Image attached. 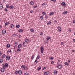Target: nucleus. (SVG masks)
<instances>
[{"label":"nucleus","mask_w":75,"mask_h":75,"mask_svg":"<svg viewBox=\"0 0 75 75\" xmlns=\"http://www.w3.org/2000/svg\"><path fill=\"white\" fill-rule=\"evenodd\" d=\"M3 67L4 68H6V67H8V64L6 63H5L3 65Z\"/></svg>","instance_id":"1"},{"label":"nucleus","mask_w":75,"mask_h":75,"mask_svg":"<svg viewBox=\"0 0 75 75\" xmlns=\"http://www.w3.org/2000/svg\"><path fill=\"white\" fill-rule=\"evenodd\" d=\"M40 50H41V54H43V51H44V47H43L41 46L40 47Z\"/></svg>","instance_id":"2"},{"label":"nucleus","mask_w":75,"mask_h":75,"mask_svg":"<svg viewBox=\"0 0 75 75\" xmlns=\"http://www.w3.org/2000/svg\"><path fill=\"white\" fill-rule=\"evenodd\" d=\"M50 74L49 71H45L44 72V74L45 75H47Z\"/></svg>","instance_id":"3"},{"label":"nucleus","mask_w":75,"mask_h":75,"mask_svg":"<svg viewBox=\"0 0 75 75\" xmlns=\"http://www.w3.org/2000/svg\"><path fill=\"white\" fill-rule=\"evenodd\" d=\"M25 42H30V40L28 39H25Z\"/></svg>","instance_id":"4"},{"label":"nucleus","mask_w":75,"mask_h":75,"mask_svg":"<svg viewBox=\"0 0 75 75\" xmlns=\"http://www.w3.org/2000/svg\"><path fill=\"white\" fill-rule=\"evenodd\" d=\"M26 67V66H25V65L24 66V65H22L21 66V68L23 69L24 70H25V69Z\"/></svg>","instance_id":"5"},{"label":"nucleus","mask_w":75,"mask_h":75,"mask_svg":"<svg viewBox=\"0 0 75 75\" xmlns=\"http://www.w3.org/2000/svg\"><path fill=\"white\" fill-rule=\"evenodd\" d=\"M66 4L64 2H63L61 3L62 6H64V7H65Z\"/></svg>","instance_id":"6"},{"label":"nucleus","mask_w":75,"mask_h":75,"mask_svg":"<svg viewBox=\"0 0 75 75\" xmlns=\"http://www.w3.org/2000/svg\"><path fill=\"white\" fill-rule=\"evenodd\" d=\"M6 58H7L6 59V60H10V57L9 56H6Z\"/></svg>","instance_id":"7"},{"label":"nucleus","mask_w":75,"mask_h":75,"mask_svg":"<svg viewBox=\"0 0 75 75\" xmlns=\"http://www.w3.org/2000/svg\"><path fill=\"white\" fill-rule=\"evenodd\" d=\"M57 68L58 69H61L62 68V65H59L57 66Z\"/></svg>","instance_id":"8"},{"label":"nucleus","mask_w":75,"mask_h":75,"mask_svg":"<svg viewBox=\"0 0 75 75\" xmlns=\"http://www.w3.org/2000/svg\"><path fill=\"white\" fill-rule=\"evenodd\" d=\"M57 29H58V31H59L60 32V31H61L62 29H61V27H60L58 26L57 27Z\"/></svg>","instance_id":"9"},{"label":"nucleus","mask_w":75,"mask_h":75,"mask_svg":"<svg viewBox=\"0 0 75 75\" xmlns=\"http://www.w3.org/2000/svg\"><path fill=\"white\" fill-rule=\"evenodd\" d=\"M6 33V31L5 30H3L2 32V33L3 34H5Z\"/></svg>","instance_id":"10"},{"label":"nucleus","mask_w":75,"mask_h":75,"mask_svg":"<svg viewBox=\"0 0 75 75\" xmlns=\"http://www.w3.org/2000/svg\"><path fill=\"white\" fill-rule=\"evenodd\" d=\"M40 55H38V56H37V57L36 58V59H40Z\"/></svg>","instance_id":"11"},{"label":"nucleus","mask_w":75,"mask_h":75,"mask_svg":"<svg viewBox=\"0 0 75 75\" xmlns=\"http://www.w3.org/2000/svg\"><path fill=\"white\" fill-rule=\"evenodd\" d=\"M54 58V57H50L49 58V59H51V61H52L53 60V59Z\"/></svg>","instance_id":"12"},{"label":"nucleus","mask_w":75,"mask_h":75,"mask_svg":"<svg viewBox=\"0 0 75 75\" xmlns=\"http://www.w3.org/2000/svg\"><path fill=\"white\" fill-rule=\"evenodd\" d=\"M18 31L19 33H22L23 31V30L22 29H21L18 30Z\"/></svg>","instance_id":"13"},{"label":"nucleus","mask_w":75,"mask_h":75,"mask_svg":"<svg viewBox=\"0 0 75 75\" xmlns=\"http://www.w3.org/2000/svg\"><path fill=\"white\" fill-rule=\"evenodd\" d=\"M30 4L31 6H33V5H34V2L33 1H31L30 2Z\"/></svg>","instance_id":"14"},{"label":"nucleus","mask_w":75,"mask_h":75,"mask_svg":"<svg viewBox=\"0 0 75 75\" xmlns=\"http://www.w3.org/2000/svg\"><path fill=\"white\" fill-rule=\"evenodd\" d=\"M41 69V66H39L38 68L37 69V71H40Z\"/></svg>","instance_id":"15"},{"label":"nucleus","mask_w":75,"mask_h":75,"mask_svg":"<svg viewBox=\"0 0 75 75\" xmlns=\"http://www.w3.org/2000/svg\"><path fill=\"white\" fill-rule=\"evenodd\" d=\"M9 8H10V9H13V8H14V6H13L12 5H11L10 6Z\"/></svg>","instance_id":"16"},{"label":"nucleus","mask_w":75,"mask_h":75,"mask_svg":"<svg viewBox=\"0 0 75 75\" xmlns=\"http://www.w3.org/2000/svg\"><path fill=\"white\" fill-rule=\"evenodd\" d=\"M1 72H3L4 71V69L3 68H2L1 69Z\"/></svg>","instance_id":"17"},{"label":"nucleus","mask_w":75,"mask_h":75,"mask_svg":"<svg viewBox=\"0 0 75 75\" xmlns=\"http://www.w3.org/2000/svg\"><path fill=\"white\" fill-rule=\"evenodd\" d=\"M11 28H14V25L13 24H11Z\"/></svg>","instance_id":"18"},{"label":"nucleus","mask_w":75,"mask_h":75,"mask_svg":"<svg viewBox=\"0 0 75 75\" xmlns=\"http://www.w3.org/2000/svg\"><path fill=\"white\" fill-rule=\"evenodd\" d=\"M34 56H35L34 54H33L32 56L31 57V59L32 60H33V59H34Z\"/></svg>","instance_id":"19"},{"label":"nucleus","mask_w":75,"mask_h":75,"mask_svg":"<svg viewBox=\"0 0 75 75\" xmlns=\"http://www.w3.org/2000/svg\"><path fill=\"white\" fill-rule=\"evenodd\" d=\"M5 57H6V55L3 54L2 56V59H3Z\"/></svg>","instance_id":"20"},{"label":"nucleus","mask_w":75,"mask_h":75,"mask_svg":"<svg viewBox=\"0 0 75 75\" xmlns=\"http://www.w3.org/2000/svg\"><path fill=\"white\" fill-rule=\"evenodd\" d=\"M42 14H43V15H45V16H46V13H45V11L42 12Z\"/></svg>","instance_id":"21"},{"label":"nucleus","mask_w":75,"mask_h":75,"mask_svg":"<svg viewBox=\"0 0 75 75\" xmlns=\"http://www.w3.org/2000/svg\"><path fill=\"white\" fill-rule=\"evenodd\" d=\"M3 5L1 4H0V9H2V8H3Z\"/></svg>","instance_id":"22"},{"label":"nucleus","mask_w":75,"mask_h":75,"mask_svg":"<svg viewBox=\"0 0 75 75\" xmlns=\"http://www.w3.org/2000/svg\"><path fill=\"white\" fill-rule=\"evenodd\" d=\"M21 73H22V72L21 71V70H19L18 71V74H19V75H21Z\"/></svg>","instance_id":"23"},{"label":"nucleus","mask_w":75,"mask_h":75,"mask_svg":"<svg viewBox=\"0 0 75 75\" xmlns=\"http://www.w3.org/2000/svg\"><path fill=\"white\" fill-rule=\"evenodd\" d=\"M68 13L67 11H66L65 12H64L63 13V14H67Z\"/></svg>","instance_id":"24"},{"label":"nucleus","mask_w":75,"mask_h":75,"mask_svg":"<svg viewBox=\"0 0 75 75\" xmlns=\"http://www.w3.org/2000/svg\"><path fill=\"white\" fill-rule=\"evenodd\" d=\"M6 47L7 48H9V47H10V45L9 44H7L6 45Z\"/></svg>","instance_id":"25"},{"label":"nucleus","mask_w":75,"mask_h":75,"mask_svg":"<svg viewBox=\"0 0 75 75\" xmlns=\"http://www.w3.org/2000/svg\"><path fill=\"white\" fill-rule=\"evenodd\" d=\"M54 12H51L50 13V16H52V15H54Z\"/></svg>","instance_id":"26"},{"label":"nucleus","mask_w":75,"mask_h":75,"mask_svg":"<svg viewBox=\"0 0 75 75\" xmlns=\"http://www.w3.org/2000/svg\"><path fill=\"white\" fill-rule=\"evenodd\" d=\"M54 75H56L57 74V71H54Z\"/></svg>","instance_id":"27"},{"label":"nucleus","mask_w":75,"mask_h":75,"mask_svg":"<svg viewBox=\"0 0 75 75\" xmlns=\"http://www.w3.org/2000/svg\"><path fill=\"white\" fill-rule=\"evenodd\" d=\"M8 23H9L8 22H6V23L5 24V26H6V25H7L8 24Z\"/></svg>","instance_id":"28"},{"label":"nucleus","mask_w":75,"mask_h":75,"mask_svg":"<svg viewBox=\"0 0 75 75\" xmlns=\"http://www.w3.org/2000/svg\"><path fill=\"white\" fill-rule=\"evenodd\" d=\"M64 64L65 65H67V66H68L69 65V64L67 62H65Z\"/></svg>","instance_id":"29"},{"label":"nucleus","mask_w":75,"mask_h":75,"mask_svg":"<svg viewBox=\"0 0 75 75\" xmlns=\"http://www.w3.org/2000/svg\"><path fill=\"white\" fill-rule=\"evenodd\" d=\"M30 31L31 32H32V33H34V30L32 28L30 29Z\"/></svg>","instance_id":"30"},{"label":"nucleus","mask_w":75,"mask_h":75,"mask_svg":"<svg viewBox=\"0 0 75 75\" xmlns=\"http://www.w3.org/2000/svg\"><path fill=\"white\" fill-rule=\"evenodd\" d=\"M50 36H48L46 38V40H50Z\"/></svg>","instance_id":"31"},{"label":"nucleus","mask_w":75,"mask_h":75,"mask_svg":"<svg viewBox=\"0 0 75 75\" xmlns=\"http://www.w3.org/2000/svg\"><path fill=\"white\" fill-rule=\"evenodd\" d=\"M15 45H16V46L17 45H18V43L17 42H15Z\"/></svg>","instance_id":"32"},{"label":"nucleus","mask_w":75,"mask_h":75,"mask_svg":"<svg viewBox=\"0 0 75 75\" xmlns=\"http://www.w3.org/2000/svg\"><path fill=\"white\" fill-rule=\"evenodd\" d=\"M40 18L41 19V20H42V19H43V18H44V17H43V16H40Z\"/></svg>","instance_id":"33"},{"label":"nucleus","mask_w":75,"mask_h":75,"mask_svg":"<svg viewBox=\"0 0 75 75\" xmlns=\"http://www.w3.org/2000/svg\"><path fill=\"white\" fill-rule=\"evenodd\" d=\"M29 74L28 73H26L24 74V75H29Z\"/></svg>","instance_id":"34"},{"label":"nucleus","mask_w":75,"mask_h":75,"mask_svg":"<svg viewBox=\"0 0 75 75\" xmlns=\"http://www.w3.org/2000/svg\"><path fill=\"white\" fill-rule=\"evenodd\" d=\"M35 64H37V63H38V61H37V60H35Z\"/></svg>","instance_id":"35"},{"label":"nucleus","mask_w":75,"mask_h":75,"mask_svg":"<svg viewBox=\"0 0 75 75\" xmlns=\"http://www.w3.org/2000/svg\"><path fill=\"white\" fill-rule=\"evenodd\" d=\"M21 44H20V45H18V48H21Z\"/></svg>","instance_id":"36"},{"label":"nucleus","mask_w":75,"mask_h":75,"mask_svg":"<svg viewBox=\"0 0 75 75\" xmlns=\"http://www.w3.org/2000/svg\"><path fill=\"white\" fill-rule=\"evenodd\" d=\"M2 54H3V53L1 52V51H0V56H1Z\"/></svg>","instance_id":"37"},{"label":"nucleus","mask_w":75,"mask_h":75,"mask_svg":"<svg viewBox=\"0 0 75 75\" xmlns=\"http://www.w3.org/2000/svg\"><path fill=\"white\" fill-rule=\"evenodd\" d=\"M16 28H19V27H20V25H16Z\"/></svg>","instance_id":"38"},{"label":"nucleus","mask_w":75,"mask_h":75,"mask_svg":"<svg viewBox=\"0 0 75 75\" xmlns=\"http://www.w3.org/2000/svg\"><path fill=\"white\" fill-rule=\"evenodd\" d=\"M46 69V67H44L43 68H42V70H44V69Z\"/></svg>","instance_id":"39"},{"label":"nucleus","mask_w":75,"mask_h":75,"mask_svg":"<svg viewBox=\"0 0 75 75\" xmlns=\"http://www.w3.org/2000/svg\"><path fill=\"white\" fill-rule=\"evenodd\" d=\"M0 62L1 63V62H3V59H0Z\"/></svg>","instance_id":"40"},{"label":"nucleus","mask_w":75,"mask_h":75,"mask_svg":"<svg viewBox=\"0 0 75 75\" xmlns=\"http://www.w3.org/2000/svg\"><path fill=\"white\" fill-rule=\"evenodd\" d=\"M21 51V49H18L17 50V51L19 52V51Z\"/></svg>","instance_id":"41"},{"label":"nucleus","mask_w":75,"mask_h":75,"mask_svg":"<svg viewBox=\"0 0 75 75\" xmlns=\"http://www.w3.org/2000/svg\"><path fill=\"white\" fill-rule=\"evenodd\" d=\"M51 24V21H49L48 23H47V24L48 25V24Z\"/></svg>","instance_id":"42"},{"label":"nucleus","mask_w":75,"mask_h":75,"mask_svg":"<svg viewBox=\"0 0 75 75\" xmlns=\"http://www.w3.org/2000/svg\"><path fill=\"white\" fill-rule=\"evenodd\" d=\"M61 45H64V43L63 42H62L61 43Z\"/></svg>","instance_id":"43"},{"label":"nucleus","mask_w":75,"mask_h":75,"mask_svg":"<svg viewBox=\"0 0 75 75\" xmlns=\"http://www.w3.org/2000/svg\"><path fill=\"white\" fill-rule=\"evenodd\" d=\"M6 7L7 8H9V5H7L6 6Z\"/></svg>","instance_id":"44"},{"label":"nucleus","mask_w":75,"mask_h":75,"mask_svg":"<svg viewBox=\"0 0 75 75\" xmlns=\"http://www.w3.org/2000/svg\"><path fill=\"white\" fill-rule=\"evenodd\" d=\"M40 35H43V34L42 32H41L40 33Z\"/></svg>","instance_id":"45"},{"label":"nucleus","mask_w":75,"mask_h":75,"mask_svg":"<svg viewBox=\"0 0 75 75\" xmlns=\"http://www.w3.org/2000/svg\"><path fill=\"white\" fill-rule=\"evenodd\" d=\"M37 6H33V8H36Z\"/></svg>","instance_id":"46"},{"label":"nucleus","mask_w":75,"mask_h":75,"mask_svg":"<svg viewBox=\"0 0 75 75\" xmlns=\"http://www.w3.org/2000/svg\"><path fill=\"white\" fill-rule=\"evenodd\" d=\"M45 5V3H44L42 4V6H44Z\"/></svg>","instance_id":"47"},{"label":"nucleus","mask_w":75,"mask_h":75,"mask_svg":"<svg viewBox=\"0 0 75 75\" xmlns=\"http://www.w3.org/2000/svg\"><path fill=\"white\" fill-rule=\"evenodd\" d=\"M68 31H69V32H71V29L69 28L68 30Z\"/></svg>","instance_id":"48"},{"label":"nucleus","mask_w":75,"mask_h":75,"mask_svg":"<svg viewBox=\"0 0 75 75\" xmlns=\"http://www.w3.org/2000/svg\"><path fill=\"white\" fill-rule=\"evenodd\" d=\"M5 11H8V10H7V8H5Z\"/></svg>","instance_id":"49"},{"label":"nucleus","mask_w":75,"mask_h":75,"mask_svg":"<svg viewBox=\"0 0 75 75\" xmlns=\"http://www.w3.org/2000/svg\"><path fill=\"white\" fill-rule=\"evenodd\" d=\"M18 73V71H15V74H17V73Z\"/></svg>","instance_id":"50"},{"label":"nucleus","mask_w":75,"mask_h":75,"mask_svg":"<svg viewBox=\"0 0 75 75\" xmlns=\"http://www.w3.org/2000/svg\"><path fill=\"white\" fill-rule=\"evenodd\" d=\"M68 62L69 64H70V63H71V61H70V60H68Z\"/></svg>","instance_id":"51"},{"label":"nucleus","mask_w":75,"mask_h":75,"mask_svg":"<svg viewBox=\"0 0 75 75\" xmlns=\"http://www.w3.org/2000/svg\"><path fill=\"white\" fill-rule=\"evenodd\" d=\"M73 23H75V20H74L73 21Z\"/></svg>","instance_id":"52"},{"label":"nucleus","mask_w":75,"mask_h":75,"mask_svg":"<svg viewBox=\"0 0 75 75\" xmlns=\"http://www.w3.org/2000/svg\"><path fill=\"white\" fill-rule=\"evenodd\" d=\"M51 63L52 64H54V62L53 61L51 62Z\"/></svg>","instance_id":"53"},{"label":"nucleus","mask_w":75,"mask_h":75,"mask_svg":"<svg viewBox=\"0 0 75 75\" xmlns=\"http://www.w3.org/2000/svg\"><path fill=\"white\" fill-rule=\"evenodd\" d=\"M54 21V23H56L57 22V20H55Z\"/></svg>","instance_id":"54"},{"label":"nucleus","mask_w":75,"mask_h":75,"mask_svg":"<svg viewBox=\"0 0 75 75\" xmlns=\"http://www.w3.org/2000/svg\"><path fill=\"white\" fill-rule=\"evenodd\" d=\"M45 18H46V19H47V18H48V17H47V16H45Z\"/></svg>","instance_id":"55"},{"label":"nucleus","mask_w":75,"mask_h":75,"mask_svg":"<svg viewBox=\"0 0 75 75\" xmlns=\"http://www.w3.org/2000/svg\"><path fill=\"white\" fill-rule=\"evenodd\" d=\"M73 41L74 42H75V39H74L73 40Z\"/></svg>","instance_id":"56"},{"label":"nucleus","mask_w":75,"mask_h":75,"mask_svg":"<svg viewBox=\"0 0 75 75\" xmlns=\"http://www.w3.org/2000/svg\"><path fill=\"white\" fill-rule=\"evenodd\" d=\"M24 44H25V42H23V45H24Z\"/></svg>","instance_id":"57"},{"label":"nucleus","mask_w":75,"mask_h":75,"mask_svg":"<svg viewBox=\"0 0 75 75\" xmlns=\"http://www.w3.org/2000/svg\"><path fill=\"white\" fill-rule=\"evenodd\" d=\"M23 45V47H25V45Z\"/></svg>","instance_id":"58"},{"label":"nucleus","mask_w":75,"mask_h":75,"mask_svg":"<svg viewBox=\"0 0 75 75\" xmlns=\"http://www.w3.org/2000/svg\"><path fill=\"white\" fill-rule=\"evenodd\" d=\"M32 12H33V11H30V13H32Z\"/></svg>","instance_id":"59"},{"label":"nucleus","mask_w":75,"mask_h":75,"mask_svg":"<svg viewBox=\"0 0 75 75\" xmlns=\"http://www.w3.org/2000/svg\"><path fill=\"white\" fill-rule=\"evenodd\" d=\"M9 52H11V50H10L9 51Z\"/></svg>","instance_id":"60"},{"label":"nucleus","mask_w":75,"mask_h":75,"mask_svg":"<svg viewBox=\"0 0 75 75\" xmlns=\"http://www.w3.org/2000/svg\"><path fill=\"white\" fill-rule=\"evenodd\" d=\"M3 1H4V3H5V2H6V0H3Z\"/></svg>","instance_id":"61"},{"label":"nucleus","mask_w":75,"mask_h":75,"mask_svg":"<svg viewBox=\"0 0 75 75\" xmlns=\"http://www.w3.org/2000/svg\"><path fill=\"white\" fill-rule=\"evenodd\" d=\"M72 52H75V50H73L72 51Z\"/></svg>","instance_id":"62"},{"label":"nucleus","mask_w":75,"mask_h":75,"mask_svg":"<svg viewBox=\"0 0 75 75\" xmlns=\"http://www.w3.org/2000/svg\"><path fill=\"white\" fill-rule=\"evenodd\" d=\"M1 28V25H0V28Z\"/></svg>","instance_id":"63"},{"label":"nucleus","mask_w":75,"mask_h":75,"mask_svg":"<svg viewBox=\"0 0 75 75\" xmlns=\"http://www.w3.org/2000/svg\"><path fill=\"white\" fill-rule=\"evenodd\" d=\"M8 52H9V51H7V53H8Z\"/></svg>","instance_id":"64"}]
</instances>
